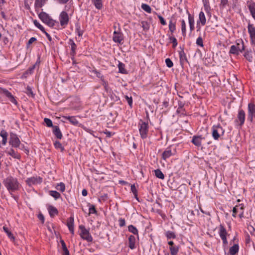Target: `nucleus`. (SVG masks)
Returning <instances> with one entry per match:
<instances>
[{
	"instance_id": "11",
	"label": "nucleus",
	"mask_w": 255,
	"mask_h": 255,
	"mask_svg": "<svg viewBox=\"0 0 255 255\" xmlns=\"http://www.w3.org/2000/svg\"><path fill=\"white\" fill-rule=\"evenodd\" d=\"M59 21L60 25L63 28H65L67 26L69 21V18L68 13L66 11H63L60 13Z\"/></svg>"
},
{
	"instance_id": "16",
	"label": "nucleus",
	"mask_w": 255,
	"mask_h": 255,
	"mask_svg": "<svg viewBox=\"0 0 255 255\" xmlns=\"http://www.w3.org/2000/svg\"><path fill=\"white\" fill-rule=\"evenodd\" d=\"M68 43L71 46L70 55L72 56L71 59L73 60V63H75L74 56L76 54V50L77 46L74 41L71 39H69Z\"/></svg>"
},
{
	"instance_id": "43",
	"label": "nucleus",
	"mask_w": 255,
	"mask_h": 255,
	"mask_svg": "<svg viewBox=\"0 0 255 255\" xmlns=\"http://www.w3.org/2000/svg\"><path fill=\"white\" fill-rule=\"evenodd\" d=\"M141 7L143 10L145 11L150 13L151 12V8L149 5L147 4L142 3L141 5Z\"/></svg>"
},
{
	"instance_id": "8",
	"label": "nucleus",
	"mask_w": 255,
	"mask_h": 255,
	"mask_svg": "<svg viewBox=\"0 0 255 255\" xmlns=\"http://www.w3.org/2000/svg\"><path fill=\"white\" fill-rule=\"evenodd\" d=\"M248 32L249 34L251 44L255 47V26L253 24L249 22L248 24Z\"/></svg>"
},
{
	"instance_id": "7",
	"label": "nucleus",
	"mask_w": 255,
	"mask_h": 255,
	"mask_svg": "<svg viewBox=\"0 0 255 255\" xmlns=\"http://www.w3.org/2000/svg\"><path fill=\"white\" fill-rule=\"evenodd\" d=\"M212 136L215 140H218L221 135H223L224 129L220 125L213 126L212 128Z\"/></svg>"
},
{
	"instance_id": "63",
	"label": "nucleus",
	"mask_w": 255,
	"mask_h": 255,
	"mask_svg": "<svg viewBox=\"0 0 255 255\" xmlns=\"http://www.w3.org/2000/svg\"><path fill=\"white\" fill-rule=\"evenodd\" d=\"M36 40V38L33 37H31L28 40L27 44L28 45H30V44H32L33 42H34V41H35Z\"/></svg>"
},
{
	"instance_id": "45",
	"label": "nucleus",
	"mask_w": 255,
	"mask_h": 255,
	"mask_svg": "<svg viewBox=\"0 0 255 255\" xmlns=\"http://www.w3.org/2000/svg\"><path fill=\"white\" fill-rule=\"evenodd\" d=\"M25 93L28 96H31L32 98L34 97V94L32 91L31 88L29 86H27L26 88Z\"/></svg>"
},
{
	"instance_id": "55",
	"label": "nucleus",
	"mask_w": 255,
	"mask_h": 255,
	"mask_svg": "<svg viewBox=\"0 0 255 255\" xmlns=\"http://www.w3.org/2000/svg\"><path fill=\"white\" fill-rule=\"evenodd\" d=\"M89 214H96V213H97V211L95 208V206H94L93 205H89Z\"/></svg>"
},
{
	"instance_id": "37",
	"label": "nucleus",
	"mask_w": 255,
	"mask_h": 255,
	"mask_svg": "<svg viewBox=\"0 0 255 255\" xmlns=\"http://www.w3.org/2000/svg\"><path fill=\"white\" fill-rule=\"evenodd\" d=\"M169 250L170 251L171 255H177L179 250V247L177 246L170 247Z\"/></svg>"
},
{
	"instance_id": "3",
	"label": "nucleus",
	"mask_w": 255,
	"mask_h": 255,
	"mask_svg": "<svg viewBox=\"0 0 255 255\" xmlns=\"http://www.w3.org/2000/svg\"><path fill=\"white\" fill-rule=\"evenodd\" d=\"M38 17L40 20L50 27H54L58 22L53 19L45 12L42 11L38 14Z\"/></svg>"
},
{
	"instance_id": "2",
	"label": "nucleus",
	"mask_w": 255,
	"mask_h": 255,
	"mask_svg": "<svg viewBox=\"0 0 255 255\" xmlns=\"http://www.w3.org/2000/svg\"><path fill=\"white\" fill-rule=\"evenodd\" d=\"M218 233L223 242V247L225 249L228 244L227 237L230 236L223 224H220L218 228Z\"/></svg>"
},
{
	"instance_id": "59",
	"label": "nucleus",
	"mask_w": 255,
	"mask_h": 255,
	"mask_svg": "<svg viewBox=\"0 0 255 255\" xmlns=\"http://www.w3.org/2000/svg\"><path fill=\"white\" fill-rule=\"evenodd\" d=\"M118 222L120 227H123L126 225V221L124 219L120 218Z\"/></svg>"
},
{
	"instance_id": "57",
	"label": "nucleus",
	"mask_w": 255,
	"mask_h": 255,
	"mask_svg": "<svg viewBox=\"0 0 255 255\" xmlns=\"http://www.w3.org/2000/svg\"><path fill=\"white\" fill-rule=\"evenodd\" d=\"M157 17L159 18V19L160 20V22L161 23V24L162 25H166V24H167L166 22L162 16H161L160 15H158Z\"/></svg>"
},
{
	"instance_id": "10",
	"label": "nucleus",
	"mask_w": 255,
	"mask_h": 255,
	"mask_svg": "<svg viewBox=\"0 0 255 255\" xmlns=\"http://www.w3.org/2000/svg\"><path fill=\"white\" fill-rule=\"evenodd\" d=\"M247 120L252 122L254 118H255V104L253 103H249L248 105Z\"/></svg>"
},
{
	"instance_id": "15",
	"label": "nucleus",
	"mask_w": 255,
	"mask_h": 255,
	"mask_svg": "<svg viewBox=\"0 0 255 255\" xmlns=\"http://www.w3.org/2000/svg\"><path fill=\"white\" fill-rule=\"evenodd\" d=\"M42 181V178L37 176L28 178L26 180V182L29 186L41 183Z\"/></svg>"
},
{
	"instance_id": "9",
	"label": "nucleus",
	"mask_w": 255,
	"mask_h": 255,
	"mask_svg": "<svg viewBox=\"0 0 255 255\" xmlns=\"http://www.w3.org/2000/svg\"><path fill=\"white\" fill-rule=\"evenodd\" d=\"M139 131L141 137L142 139L146 138L148 132V124L141 121L139 124Z\"/></svg>"
},
{
	"instance_id": "42",
	"label": "nucleus",
	"mask_w": 255,
	"mask_h": 255,
	"mask_svg": "<svg viewBox=\"0 0 255 255\" xmlns=\"http://www.w3.org/2000/svg\"><path fill=\"white\" fill-rule=\"evenodd\" d=\"M56 188L57 190H59L63 192L65 190V184L62 182H60L57 185V186H56Z\"/></svg>"
},
{
	"instance_id": "24",
	"label": "nucleus",
	"mask_w": 255,
	"mask_h": 255,
	"mask_svg": "<svg viewBox=\"0 0 255 255\" xmlns=\"http://www.w3.org/2000/svg\"><path fill=\"white\" fill-rule=\"evenodd\" d=\"M187 13L188 16V22L190 27V30L192 31L194 29V19L193 16H191V14L187 10Z\"/></svg>"
},
{
	"instance_id": "62",
	"label": "nucleus",
	"mask_w": 255,
	"mask_h": 255,
	"mask_svg": "<svg viewBox=\"0 0 255 255\" xmlns=\"http://www.w3.org/2000/svg\"><path fill=\"white\" fill-rule=\"evenodd\" d=\"M102 84L104 87L105 90L106 91H108V84L107 82L105 81L104 79H102Z\"/></svg>"
},
{
	"instance_id": "44",
	"label": "nucleus",
	"mask_w": 255,
	"mask_h": 255,
	"mask_svg": "<svg viewBox=\"0 0 255 255\" xmlns=\"http://www.w3.org/2000/svg\"><path fill=\"white\" fill-rule=\"evenodd\" d=\"M165 236L168 239H175L176 238L175 234L171 231H167L165 233Z\"/></svg>"
},
{
	"instance_id": "58",
	"label": "nucleus",
	"mask_w": 255,
	"mask_h": 255,
	"mask_svg": "<svg viewBox=\"0 0 255 255\" xmlns=\"http://www.w3.org/2000/svg\"><path fill=\"white\" fill-rule=\"evenodd\" d=\"M93 72L95 74H96V75L97 77H98L99 78H100L101 79V81L102 80V79H104L103 75L99 71H98L97 70H93Z\"/></svg>"
},
{
	"instance_id": "6",
	"label": "nucleus",
	"mask_w": 255,
	"mask_h": 255,
	"mask_svg": "<svg viewBox=\"0 0 255 255\" xmlns=\"http://www.w3.org/2000/svg\"><path fill=\"white\" fill-rule=\"evenodd\" d=\"M177 153L176 148L173 146L167 147L162 154V159L166 161L170 157L175 155Z\"/></svg>"
},
{
	"instance_id": "30",
	"label": "nucleus",
	"mask_w": 255,
	"mask_h": 255,
	"mask_svg": "<svg viewBox=\"0 0 255 255\" xmlns=\"http://www.w3.org/2000/svg\"><path fill=\"white\" fill-rule=\"evenodd\" d=\"M48 210L51 217H54L58 213L57 209L52 206H49Z\"/></svg>"
},
{
	"instance_id": "1",
	"label": "nucleus",
	"mask_w": 255,
	"mask_h": 255,
	"mask_svg": "<svg viewBox=\"0 0 255 255\" xmlns=\"http://www.w3.org/2000/svg\"><path fill=\"white\" fill-rule=\"evenodd\" d=\"M3 184L10 193L18 190L20 186L17 179L10 176L3 180Z\"/></svg>"
},
{
	"instance_id": "14",
	"label": "nucleus",
	"mask_w": 255,
	"mask_h": 255,
	"mask_svg": "<svg viewBox=\"0 0 255 255\" xmlns=\"http://www.w3.org/2000/svg\"><path fill=\"white\" fill-rule=\"evenodd\" d=\"M205 137L202 135H194L192 137L191 142L197 147H201L202 145V141L204 139Z\"/></svg>"
},
{
	"instance_id": "48",
	"label": "nucleus",
	"mask_w": 255,
	"mask_h": 255,
	"mask_svg": "<svg viewBox=\"0 0 255 255\" xmlns=\"http://www.w3.org/2000/svg\"><path fill=\"white\" fill-rule=\"evenodd\" d=\"M75 30L79 36H82L84 31L81 29V27L79 24L76 25Z\"/></svg>"
},
{
	"instance_id": "20",
	"label": "nucleus",
	"mask_w": 255,
	"mask_h": 255,
	"mask_svg": "<svg viewBox=\"0 0 255 255\" xmlns=\"http://www.w3.org/2000/svg\"><path fill=\"white\" fill-rule=\"evenodd\" d=\"M236 44L235 45H236V47H237L241 53L245 50V46L243 39H241L236 40Z\"/></svg>"
},
{
	"instance_id": "26",
	"label": "nucleus",
	"mask_w": 255,
	"mask_h": 255,
	"mask_svg": "<svg viewBox=\"0 0 255 255\" xmlns=\"http://www.w3.org/2000/svg\"><path fill=\"white\" fill-rule=\"evenodd\" d=\"M138 188V185L137 184H132L130 186V193H132L134 196V197L137 200H138V195H137V189Z\"/></svg>"
},
{
	"instance_id": "17",
	"label": "nucleus",
	"mask_w": 255,
	"mask_h": 255,
	"mask_svg": "<svg viewBox=\"0 0 255 255\" xmlns=\"http://www.w3.org/2000/svg\"><path fill=\"white\" fill-rule=\"evenodd\" d=\"M136 240H139V238H136V236L131 235L128 237V247L131 250L136 248Z\"/></svg>"
},
{
	"instance_id": "53",
	"label": "nucleus",
	"mask_w": 255,
	"mask_h": 255,
	"mask_svg": "<svg viewBox=\"0 0 255 255\" xmlns=\"http://www.w3.org/2000/svg\"><path fill=\"white\" fill-rule=\"evenodd\" d=\"M44 123L48 127H53V124L52 121L48 118H44Z\"/></svg>"
},
{
	"instance_id": "39",
	"label": "nucleus",
	"mask_w": 255,
	"mask_h": 255,
	"mask_svg": "<svg viewBox=\"0 0 255 255\" xmlns=\"http://www.w3.org/2000/svg\"><path fill=\"white\" fill-rule=\"evenodd\" d=\"M92 2L96 8L101 9L102 8L103 4L102 0H92Z\"/></svg>"
},
{
	"instance_id": "51",
	"label": "nucleus",
	"mask_w": 255,
	"mask_h": 255,
	"mask_svg": "<svg viewBox=\"0 0 255 255\" xmlns=\"http://www.w3.org/2000/svg\"><path fill=\"white\" fill-rule=\"evenodd\" d=\"M169 39L172 43L173 48H175L177 45V40L175 37L171 36L169 37Z\"/></svg>"
},
{
	"instance_id": "38",
	"label": "nucleus",
	"mask_w": 255,
	"mask_h": 255,
	"mask_svg": "<svg viewBox=\"0 0 255 255\" xmlns=\"http://www.w3.org/2000/svg\"><path fill=\"white\" fill-rule=\"evenodd\" d=\"M113 40L116 42L120 43L122 40V38L120 33H117L116 31L114 32L113 36Z\"/></svg>"
},
{
	"instance_id": "54",
	"label": "nucleus",
	"mask_w": 255,
	"mask_h": 255,
	"mask_svg": "<svg viewBox=\"0 0 255 255\" xmlns=\"http://www.w3.org/2000/svg\"><path fill=\"white\" fill-rule=\"evenodd\" d=\"M32 3V0H24V7L26 9H30V4Z\"/></svg>"
},
{
	"instance_id": "49",
	"label": "nucleus",
	"mask_w": 255,
	"mask_h": 255,
	"mask_svg": "<svg viewBox=\"0 0 255 255\" xmlns=\"http://www.w3.org/2000/svg\"><path fill=\"white\" fill-rule=\"evenodd\" d=\"M33 23L35 26L39 28L42 32L45 30L44 27L39 23L37 20H33Z\"/></svg>"
},
{
	"instance_id": "25",
	"label": "nucleus",
	"mask_w": 255,
	"mask_h": 255,
	"mask_svg": "<svg viewBox=\"0 0 255 255\" xmlns=\"http://www.w3.org/2000/svg\"><path fill=\"white\" fill-rule=\"evenodd\" d=\"M63 118L65 120H68L69 122L74 126H77L79 124L78 121L74 116H64Z\"/></svg>"
},
{
	"instance_id": "29",
	"label": "nucleus",
	"mask_w": 255,
	"mask_h": 255,
	"mask_svg": "<svg viewBox=\"0 0 255 255\" xmlns=\"http://www.w3.org/2000/svg\"><path fill=\"white\" fill-rule=\"evenodd\" d=\"M6 153L8 155H10L14 158L19 159L21 157L20 155L17 152L15 151L12 148H10L9 150L6 151Z\"/></svg>"
},
{
	"instance_id": "5",
	"label": "nucleus",
	"mask_w": 255,
	"mask_h": 255,
	"mask_svg": "<svg viewBox=\"0 0 255 255\" xmlns=\"http://www.w3.org/2000/svg\"><path fill=\"white\" fill-rule=\"evenodd\" d=\"M244 210L245 207L244 205L242 204L235 206L232 210V216L234 218L238 217L240 219H242L244 217Z\"/></svg>"
},
{
	"instance_id": "52",
	"label": "nucleus",
	"mask_w": 255,
	"mask_h": 255,
	"mask_svg": "<svg viewBox=\"0 0 255 255\" xmlns=\"http://www.w3.org/2000/svg\"><path fill=\"white\" fill-rule=\"evenodd\" d=\"M119 72L122 73H126V71L125 69V64L120 62L118 65Z\"/></svg>"
},
{
	"instance_id": "12",
	"label": "nucleus",
	"mask_w": 255,
	"mask_h": 255,
	"mask_svg": "<svg viewBox=\"0 0 255 255\" xmlns=\"http://www.w3.org/2000/svg\"><path fill=\"white\" fill-rule=\"evenodd\" d=\"M246 113L242 109H239L237 119L235 122L238 123L240 126H242L245 121Z\"/></svg>"
},
{
	"instance_id": "32",
	"label": "nucleus",
	"mask_w": 255,
	"mask_h": 255,
	"mask_svg": "<svg viewBox=\"0 0 255 255\" xmlns=\"http://www.w3.org/2000/svg\"><path fill=\"white\" fill-rule=\"evenodd\" d=\"M3 230L4 231V232L7 234V236L10 239V240L13 242L15 240V238L13 236V234L11 233V232L10 231H9L8 229L6 227L3 226Z\"/></svg>"
},
{
	"instance_id": "22",
	"label": "nucleus",
	"mask_w": 255,
	"mask_h": 255,
	"mask_svg": "<svg viewBox=\"0 0 255 255\" xmlns=\"http://www.w3.org/2000/svg\"><path fill=\"white\" fill-rule=\"evenodd\" d=\"M46 0H35L34 7L35 11L38 12L40 8L45 3Z\"/></svg>"
},
{
	"instance_id": "35",
	"label": "nucleus",
	"mask_w": 255,
	"mask_h": 255,
	"mask_svg": "<svg viewBox=\"0 0 255 255\" xmlns=\"http://www.w3.org/2000/svg\"><path fill=\"white\" fill-rule=\"evenodd\" d=\"M240 52L239 51L237 47H236V45H233L231 46L229 51V53L236 55H238L240 54Z\"/></svg>"
},
{
	"instance_id": "19",
	"label": "nucleus",
	"mask_w": 255,
	"mask_h": 255,
	"mask_svg": "<svg viewBox=\"0 0 255 255\" xmlns=\"http://www.w3.org/2000/svg\"><path fill=\"white\" fill-rule=\"evenodd\" d=\"M74 217H70L67 219V226L69 230L70 233L74 235Z\"/></svg>"
},
{
	"instance_id": "4",
	"label": "nucleus",
	"mask_w": 255,
	"mask_h": 255,
	"mask_svg": "<svg viewBox=\"0 0 255 255\" xmlns=\"http://www.w3.org/2000/svg\"><path fill=\"white\" fill-rule=\"evenodd\" d=\"M79 228L80 230V236L81 238L88 242H92L93 238L90 234L89 231L86 229L85 226L82 225H80Z\"/></svg>"
},
{
	"instance_id": "50",
	"label": "nucleus",
	"mask_w": 255,
	"mask_h": 255,
	"mask_svg": "<svg viewBox=\"0 0 255 255\" xmlns=\"http://www.w3.org/2000/svg\"><path fill=\"white\" fill-rule=\"evenodd\" d=\"M196 43L198 46H200L201 47H203L204 46L203 40L201 36H199L197 38V39H196Z\"/></svg>"
},
{
	"instance_id": "18",
	"label": "nucleus",
	"mask_w": 255,
	"mask_h": 255,
	"mask_svg": "<svg viewBox=\"0 0 255 255\" xmlns=\"http://www.w3.org/2000/svg\"><path fill=\"white\" fill-rule=\"evenodd\" d=\"M244 56L246 59L249 62H252L253 61V51L251 49H245Z\"/></svg>"
},
{
	"instance_id": "60",
	"label": "nucleus",
	"mask_w": 255,
	"mask_h": 255,
	"mask_svg": "<svg viewBox=\"0 0 255 255\" xmlns=\"http://www.w3.org/2000/svg\"><path fill=\"white\" fill-rule=\"evenodd\" d=\"M228 3V0H221L220 6L225 7Z\"/></svg>"
},
{
	"instance_id": "23",
	"label": "nucleus",
	"mask_w": 255,
	"mask_h": 255,
	"mask_svg": "<svg viewBox=\"0 0 255 255\" xmlns=\"http://www.w3.org/2000/svg\"><path fill=\"white\" fill-rule=\"evenodd\" d=\"M53 133L55 135V136L58 138V139H61L62 137V132L59 128L58 126H55L53 127Z\"/></svg>"
},
{
	"instance_id": "34",
	"label": "nucleus",
	"mask_w": 255,
	"mask_h": 255,
	"mask_svg": "<svg viewBox=\"0 0 255 255\" xmlns=\"http://www.w3.org/2000/svg\"><path fill=\"white\" fill-rule=\"evenodd\" d=\"M154 174L155 176L160 179H164L165 178L164 174L162 173V172L159 169H157L156 170H154Z\"/></svg>"
},
{
	"instance_id": "13",
	"label": "nucleus",
	"mask_w": 255,
	"mask_h": 255,
	"mask_svg": "<svg viewBox=\"0 0 255 255\" xmlns=\"http://www.w3.org/2000/svg\"><path fill=\"white\" fill-rule=\"evenodd\" d=\"M9 143L12 147L15 148L19 147L20 146V140L16 134L10 135Z\"/></svg>"
},
{
	"instance_id": "46",
	"label": "nucleus",
	"mask_w": 255,
	"mask_h": 255,
	"mask_svg": "<svg viewBox=\"0 0 255 255\" xmlns=\"http://www.w3.org/2000/svg\"><path fill=\"white\" fill-rule=\"evenodd\" d=\"M141 26L145 31H147L149 29V24L148 22L142 21L141 22Z\"/></svg>"
},
{
	"instance_id": "40",
	"label": "nucleus",
	"mask_w": 255,
	"mask_h": 255,
	"mask_svg": "<svg viewBox=\"0 0 255 255\" xmlns=\"http://www.w3.org/2000/svg\"><path fill=\"white\" fill-rule=\"evenodd\" d=\"M49 195L53 197L55 200L59 199L61 197V195L59 193L57 192L56 191H50Z\"/></svg>"
},
{
	"instance_id": "56",
	"label": "nucleus",
	"mask_w": 255,
	"mask_h": 255,
	"mask_svg": "<svg viewBox=\"0 0 255 255\" xmlns=\"http://www.w3.org/2000/svg\"><path fill=\"white\" fill-rule=\"evenodd\" d=\"M165 63L169 68H171L173 66V63L170 58H166L165 59Z\"/></svg>"
},
{
	"instance_id": "31",
	"label": "nucleus",
	"mask_w": 255,
	"mask_h": 255,
	"mask_svg": "<svg viewBox=\"0 0 255 255\" xmlns=\"http://www.w3.org/2000/svg\"><path fill=\"white\" fill-rule=\"evenodd\" d=\"M169 30L172 34L174 33L176 29V21H173L172 20H170L169 22Z\"/></svg>"
},
{
	"instance_id": "64",
	"label": "nucleus",
	"mask_w": 255,
	"mask_h": 255,
	"mask_svg": "<svg viewBox=\"0 0 255 255\" xmlns=\"http://www.w3.org/2000/svg\"><path fill=\"white\" fill-rule=\"evenodd\" d=\"M62 255H70L69 251L68 249L63 250Z\"/></svg>"
},
{
	"instance_id": "33",
	"label": "nucleus",
	"mask_w": 255,
	"mask_h": 255,
	"mask_svg": "<svg viewBox=\"0 0 255 255\" xmlns=\"http://www.w3.org/2000/svg\"><path fill=\"white\" fill-rule=\"evenodd\" d=\"M181 22V28L182 34L183 36H185L186 34V25L185 21L184 19L180 20Z\"/></svg>"
},
{
	"instance_id": "27",
	"label": "nucleus",
	"mask_w": 255,
	"mask_h": 255,
	"mask_svg": "<svg viewBox=\"0 0 255 255\" xmlns=\"http://www.w3.org/2000/svg\"><path fill=\"white\" fill-rule=\"evenodd\" d=\"M239 251V246L238 244H235L229 249V254L230 255H235L238 253Z\"/></svg>"
},
{
	"instance_id": "47",
	"label": "nucleus",
	"mask_w": 255,
	"mask_h": 255,
	"mask_svg": "<svg viewBox=\"0 0 255 255\" xmlns=\"http://www.w3.org/2000/svg\"><path fill=\"white\" fill-rule=\"evenodd\" d=\"M54 145L56 148L60 149L61 151H63L64 150V147L59 141H56L54 142Z\"/></svg>"
},
{
	"instance_id": "21",
	"label": "nucleus",
	"mask_w": 255,
	"mask_h": 255,
	"mask_svg": "<svg viewBox=\"0 0 255 255\" xmlns=\"http://www.w3.org/2000/svg\"><path fill=\"white\" fill-rule=\"evenodd\" d=\"M206 22V18L204 13L201 11L199 14V19L197 21V24L201 23L202 26L205 25Z\"/></svg>"
},
{
	"instance_id": "28",
	"label": "nucleus",
	"mask_w": 255,
	"mask_h": 255,
	"mask_svg": "<svg viewBox=\"0 0 255 255\" xmlns=\"http://www.w3.org/2000/svg\"><path fill=\"white\" fill-rule=\"evenodd\" d=\"M3 93L8 98H9L10 102H11L12 103L15 105L17 104L16 100L15 99L14 97L11 94V93H10L8 91L5 89L3 90Z\"/></svg>"
},
{
	"instance_id": "36",
	"label": "nucleus",
	"mask_w": 255,
	"mask_h": 255,
	"mask_svg": "<svg viewBox=\"0 0 255 255\" xmlns=\"http://www.w3.org/2000/svg\"><path fill=\"white\" fill-rule=\"evenodd\" d=\"M128 232L132 233L134 236L138 238V232L137 229L132 225L128 226Z\"/></svg>"
},
{
	"instance_id": "41",
	"label": "nucleus",
	"mask_w": 255,
	"mask_h": 255,
	"mask_svg": "<svg viewBox=\"0 0 255 255\" xmlns=\"http://www.w3.org/2000/svg\"><path fill=\"white\" fill-rule=\"evenodd\" d=\"M179 54L180 61L181 62H184L187 61L186 55L183 51H180Z\"/></svg>"
},
{
	"instance_id": "61",
	"label": "nucleus",
	"mask_w": 255,
	"mask_h": 255,
	"mask_svg": "<svg viewBox=\"0 0 255 255\" xmlns=\"http://www.w3.org/2000/svg\"><path fill=\"white\" fill-rule=\"evenodd\" d=\"M0 135L2 137V138L3 137H7L8 134L7 132L4 130H2L0 131Z\"/></svg>"
}]
</instances>
